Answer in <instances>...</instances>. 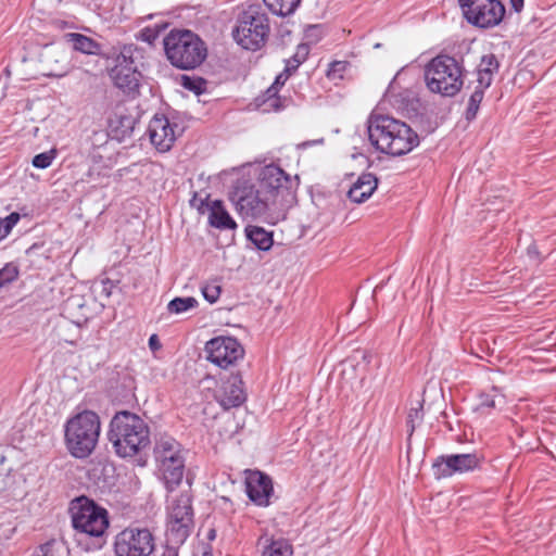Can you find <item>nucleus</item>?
<instances>
[{
    "mask_svg": "<svg viewBox=\"0 0 556 556\" xmlns=\"http://www.w3.org/2000/svg\"><path fill=\"white\" fill-rule=\"evenodd\" d=\"M168 541L181 545L189 538L193 528V508L191 496L180 494L168 505Z\"/></svg>",
    "mask_w": 556,
    "mask_h": 556,
    "instance_id": "1a4fd4ad",
    "label": "nucleus"
},
{
    "mask_svg": "<svg viewBox=\"0 0 556 556\" xmlns=\"http://www.w3.org/2000/svg\"><path fill=\"white\" fill-rule=\"evenodd\" d=\"M309 54V46L307 43H300L296 47L295 53L287 60L285 73L291 75L298 67L307 59Z\"/></svg>",
    "mask_w": 556,
    "mask_h": 556,
    "instance_id": "a878e982",
    "label": "nucleus"
},
{
    "mask_svg": "<svg viewBox=\"0 0 556 556\" xmlns=\"http://www.w3.org/2000/svg\"><path fill=\"white\" fill-rule=\"evenodd\" d=\"M378 179L371 173H363L352 185L348 192V197L352 202H365L377 189Z\"/></svg>",
    "mask_w": 556,
    "mask_h": 556,
    "instance_id": "6ab92c4d",
    "label": "nucleus"
},
{
    "mask_svg": "<svg viewBox=\"0 0 556 556\" xmlns=\"http://www.w3.org/2000/svg\"><path fill=\"white\" fill-rule=\"evenodd\" d=\"M222 287L216 282L206 283L202 288V294L204 299L210 303H215L220 295Z\"/></svg>",
    "mask_w": 556,
    "mask_h": 556,
    "instance_id": "c9c22d12",
    "label": "nucleus"
},
{
    "mask_svg": "<svg viewBox=\"0 0 556 556\" xmlns=\"http://www.w3.org/2000/svg\"><path fill=\"white\" fill-rule=\"evenodd\" d=\"M290 75L288 73H282L277 76L275 83L273 85H276L278 88L285 84V81L288 79Z\"/></svg>",
    "mask_w": 556,
    "mask_h": 556,
    "instance_id": "de8ad7c7",
    "label": "nucleus"
},
{
    "mask_svg": "<svg viewBox=\"0 0 556 556\" xmlns=\"http://www.w3.org/2000/svg\"><path fill=\"white\" fill-rule=\"evenodd\" d=\"M148 132L151 143L160 152L169 151L176 140L174 127L163 114H155L152 117Z\"/></svg>",
    "mask_w": 556,
    "mask_h": 556,
    "instance_id": "a211bd4d",
    "label": "nucleus"
},
{
    "mask_svg": "<svg viewBox=\"0 0 556 556\" xmlns=\"http://www.w3.org/2000/svg\"><path fill=\"white\" fill-rule=\"evenodd\" d=\"M63 546L61 543L55 540L49 541L42 545H40L33 556H60Z\"/></svg>",
    "mask_w": 556,
    "mask_h": 556,
    "instance_id": "7c9ffc66",
    "label": "nucleus"
},
{
    "mask_svg": "<svg viewBox=\"0 0 556 556\" xmlns=\"http://www.w3.org/2000/svg\"><path fill=\"white\" fill-rule=\"evenodd\" d=\"M278 87L276 85H271L265 92L264 102H269V106L275 109L276 111L280 109L279 99L277 98Z\"/></svg>",
    "mask_w": 556,
    "mask_h": 556,
    "instance_id": "ea45409f",
    "label": "nucleus"
},
{
    "mask_svg": "<svg viewBox=\"0 0 556 556\" xmlns=\"http://www.w3.org/2000/svg\"><path fill=\"white\" fill-rule=\"evenodd\" d=\"M210 225L218 228V229H236L237 224L229 215V213L224 208L222 201L215 200L211 202L210 205V215H208Z\"/></svg>",
    "mask_w": 556,
    "mask_h": 556,
    "instance_id": "5701e85b",
    "label": "nucleus"
},
{
    "mask_svg": "<svg viewBox=\"0 0 556 556\" xmlns=\"http://www.w3.org/2000/svg\"><path fill=\"white\" fill-rule=\"evenodd\" d=\"M154 548V536L147 528H125L114 541L116 556H150Z\"/></svg>",
    "mask_w": 556,
    "mask_h": 556,
    "instance_id": "f8f14e48",
    "label": "nucleus"
},
{
    "mask_svg": "<svg viewBox=\"0 0 556 556\" xmlns=\"http://www.w3.org/2000/svg\"><path fill=\"white\" fill-rule=\"evenodd\" d=\"M197 305L198 301L192 296L175 298L167 304V311L170 314H182L189 309L195 308Z\"/></svg>",
    "mask_w": 556,
    "mask_h": 556,
    "instance_id": "bb28decb",
    "label": "nucleus"
},
{
    "mask_svg": "<svg viewBox=\"0 0 556 556\" xmlns=\"http://www.w3.org/2000/svg\"><path fill=\"white\" fill-rule=\"evenodd\" d=\"M215 400L225 410L241 406L247 400L241 376L231 375L223 380L215 392Z\"/></svg>",
    "mask_w": 556,
    "mask_h": 556,
    "instance_id": "dca6fc26",
    "label": "nucleus"
},
{
    "mask_svg": "<svg viewBox=\"0 0 556 556\" xmlns=\"http://www.w3.org/2000/svg\"><path fill=\"white\" fill-rule=\"evenodd\" d=\"M230 200L242 217L261 218L270 208L269 198L248 181H238L230 193Z\"/></svg>",
    "mask_w": 556,
    "mask_h": 556,
    "instance_id": "9d476101",
    "label": "nucleus"
},
{
    "mask_svg": "<svg viewBox=\"0 0 556 556\" xmlns=\"http://www.w3.org/2000/svg\"><path fill=\"white\" fill-rule=\"evenodd\" d=\"M55 157V151L50 150L47 152L39 153L34 156L31 164L36 168L45 169L49 167Z\"/></svg>",
    "mask_w": 556,
    "mask_h": 556,
    "instance_id": "473e14b6",
    "label": "nucleus"
},
{
    "mask_svg": "<svg viewBox=\"0 0 556 556\" xmlns=\"http://www.w3.org/2000/svg\"><path fill=\"white\" fill-rule=\"evenodd\" d=\"M264 3L274 14L288 16L294 13L301 0H264Z\"/></svg>",
    "mask_w": 556,
    "mask_h": 556,
    "instance_id": "393cba45",
    "label": "nucleus"
},
{
    "mask_svg": "<svg viewBox=\"0 0 556 556\" xmlns=\"http://www.w3.org/2000/svg\"><path fill=\"white\" fill-rule=\"evenodd\" d=\"M201 556H213L212 546L210 544H202Z\"/></svg>",
    "mask_w": 556,
    "mask_h": 556,
    "instance_id": "8fccbe9b",
    "label": "nucleus"
},
{
    "mask_svg": "<svg viewBox=\"0 0 556 556\" xmlns=\"http://www.w3.org/2000/svg\"><path fill=\"white\" fill-rule=\"evenodd\" d=\"M247 494L249 498L257 506L266 507L270 504L274 495L271 479L258 471H250L245 479Z\"/></svg>",
    "mask_w": 556,
    "mask_h": 556,
    "instance_id": "f3484780",
    "label": "nucleus"
},
{
    "mask_svg": "<svg viewBox=\"0 0 556 556\" xmlns=\"http://www.w3.org/2000/svg\"><path fill=\"white\" fill-rule=\"evenodd\" d=\"M100 430V418L92 410H84L68 419L65 443L70 454L76 458L88 457L97 446Z\"/></svg>",
    "mask_w": 556,
    "mask_h": 556,
    "instance_id": "20e7f679",
    "label": "nucleus"
},
{
    "mask_svg": "<svg viewBox=\"0 0 556 556\" xmlns=\"http://www.w3.org/2000/svg\"><path fill=\"white\" fill-rule=\"evenodd\" d=\"M205 538L208 542H212L216 539V530L214 528H208Z\"/></svg>",
    "mask_w": 556,
    "mask_h": 556,
    "instance_id": "09e8293b",
    "label": "nucleus"
},
{
    "mask_svg": "<svg viewBox=\"0 0 556 556\" xmlns=\"http://www.w3.org/2000/svg\"><path fill=\"white\" fill-rule=\"evenodd\" d=\"M458 3L467 22L480 28L498 25L505 15V7L498 0H458Z\"/></svg>",
    "mask_w": 556,
    "mask_h": 556,
    "instance_id": "9b49d317",
    "label": "nucleus"
},
{
    "mask_svg": "<svg viewBox=\"0 0 556 556\" xmlns=\"http://www.w3.org/2000/svg\"><path fill=\"white\" fill-rule=\"evenodd\" d=\"M109 441L122 458H132L150 447V429L138 415L128 410L117 412L110 422Z\"/></svg>",
    "mask_w": 556,
    "mask_h": 556,
    "instance_id": "f03ea898",
    "label": "nucleus"
},
{
    "mask_svg": "<svg viewBox=\"0 0 556 556\" xmlns=\"http://www.w3.org/2000/svg\"><path fill=\"white\" fill-rule=\"evenodd\" d=\"M161 30L157 27H146L140 33V39L149 45H153L160 37Z\"/></svg>",
    "mask_w": 556,
    "mask_h": 556,
    "instance_id": "4c0bfd02",
    "label": "nucleus"
},
{
    "mask_svg": "<svg viewBox=\"0 0 556 556\" xmlns=\"http://www.w3.org/2000/svg\"><path fill=\"white\" fill-rule=\"evenodd\" d=\"M502 404H504V396L496 389H493L491 393H482L480 395L478 409L495 408Z\"/></svg>",
    "mask_w": 556,
    "mask_h": 556,
    "instance_id": "cd10ccee",
    "label": "nucleus"
},
{
    "mask_svg": "<svg viewBox=\"0 0 556 556\" xmlns=\"http://www.w3.org/2000/svg\"><path fill=\"white\" fill-rule=\"evenodd\" d=\"M483 456L477 452L439 456L432 464L435 478H448L475 471L481 467Z\"/></svg>",
    "mask_w": 556,
    "mask_h": 556,
    "instance_id": "ddd939ff",
    "label": "nucleus"
},
{
    "mask_svg": "<svg viewBox=\"0 0 556 556\" xmlns=\"http://www.w3.org/2000/svg\"><path fill=\"white\" fill-rule=\"evenodd\" d=\"M498 67L500 64L496 56L490 53L481 58L480 64L478 66V72L494 75V73L498 71Z\"/></svg>",
    "mask_w": 556,
    "mask_h": 556,
    "instance_id": "2f4dec72",
    "label": "nucleus"
},
{
    "mask_svg": "<svg viewBox=\"0 0 556 556\" xmlns=\"http://www.w3.org/2000/svg\"><path fill=\"white\" fill-rule=\"evenodd\" d=\"M207 359L220 368H228L243 359L244 349L232 337H216L205 344Z\"/></svg>",
    "mask_w": 556,
    "mask_h": 556,
    "instance_id": "4468645a",
    "label": "nucleus"
},
{
    "mask_svg": "<svg viewBox=\"0 0 556 556\" xmlns=\"http://www.w3.org/2000/svg\"><path fill=\"white\" fill-rule=\"evenodd\" d=\"M160 556H178V546H166Z\"/></svg>",
    "mask_w": 556,
    "mask_h": 556,
    "instance_id": "a18cd8bd",
    "label": "nucleus"
},
{
    "mask_svg": "<svg viewBox=\"0 0 556 556\" xmlns=\"http://www.w3.org/2000/svg\"><path fill=\"white\" fill-rule=\"evenodd\" d=\"M154 458L159 478L168 492L174 491L182 481L185 457L180 444L173 438H161L154 446Z\"/></svg>",
    "mask_w": 556,
    "mask_h": 556,
    "instance_id": "0eeeda50",
    "label": "nucleus"
},
{
    "mask_svg": "<svg viewBox=\"0 0 556 556\" xmlns=\"http://www.w3.org/2000/svg\"><path fill=\"white\" fill-rule=\"evenodd\" d=\"M258 544L263 547L262 556H291L293 553L292 545L283 538L274 539L263 535Z\"/></svg>",
    "mask_w": 556,
    "mask_h": 556,
    "instance_id": "4be33fe9",
    "label": "nucleus"
},
{
    "mask_svg": "<svg viewBox=\"0 0 556 556\" xmlns=\"http://www.w3.org/2000/svg\"><path fill=\"white\" fill-rule=\"evenodd\" d=\"M169 63L179 70L199 67L207 56V47L199 35L189 29H172L163 39Z\"/></svg>",
    "mask_w": 556,
    "mask_h": 556,
    "instance_id": "7ed1b4c3",
    "label": "nucleus"
},
{
    "mask_svg": "<svg viewBox=\"0 0 556 556\" xmlns=\"http://www.w3.org/2000/svg\"><path fill=\"white\" fill-rule=\"evenodd\" d=\"M114 85L125 92H131L139 86L138 72L136 68H122L114 66L110 72Z\"/></svg>",
    "mask_w": 556,
    "mask_h": 556,
    "instance_id": "aec40b11",
    "label": "nucleus"
},
{
    "mask_svg": "<svg viewBox=\"0 0 556 556\" xmlns=\"http://www.w3.org/2000/svg\"><path fill=\"white\" fill-rule=\"evenodd\" d=\"M20 220V214L18 213H11L4 220V225L1 226V239L7 237L13 226Z\"/></svg>",
    "mask_w": 556,
    "mask_h": 556,
    "instance_id": "a19ab883",
    "label": "nucleus"
},
{
    "mask_svg": "<svg viewBox=\"0 0 556 556\" xmlns=\"http://www.w3.org/2000/svg\"><path fill=\"white\" fill-rule=\"evenodd\" d=\"M345 62L336 61L329 65L327 70V77L330 79L342 78V74L345 71Z\"/></svg>",
    "mask_w": 556,
    "mask_h": 556,
    "instance_id": "58836bf2",
    "label": "nucleus"
},
{
    "mask_svg": "<svg viewBox=\"0 0 556 556\" xmlns=\"http://www.w3.org/2000/svg\"><path fill=\"white\" fill-rule=\"evenodd\" d=\"M492 80H493V75L488 74V73L478 72V78H477L478 85H477L476 89L484 92L485 89H488L491 86Z\"/></svg>",
    "mask_w": 556,
    "mask_h": 556,
    "instance_id": "79ce46f5",
    "label": "nucleus"
},
{
    "mask_svg": "<svg viewBox=\"0 0 556 556\" xmlns=\"http://www.w3.org/2000/svg\"><path fill=\"white\" fill-rule=\"evenodd\" d=\"M367 131L376 150L391 156L405 155L419 144V137L410 126L389 115H370Z\"/></svg>",
    "mask_w": 556,
    "mask_h": 556,
    "instance_id": "f257e3e1",
    "label": "nucleus"
},
{
    "mask_svg": "<svg viewBox=\"0 0 556 556\" xmlns=\"http://www.w3.org/2000/svg\"><path fill=\"white\" fill-rule=\"evenodd\" d=\"M320 30V27L317 26V25H314V26H309L307 31H306V37L309 38L312 36L313 33H317Z\"/></svg>",
    "mask_w": 556,
    "mask_h": 556,
    "instance_id": "3c124183",
    "label": "nucleus"
},
{
    "mask_svg": "<svg viewBox=\"0 0 556 556\" xmlns=\"http://www.w3.org/2000/svg\"><path fill=\"white\" fill-rule=\"evenodd\" d=\"M387 97L391 98L392 97V90H391V87L388 89L387 93H386Z\"/></svg>",
    "mask_w": 556,
    "mask_h": 556,
    "instance_id": "603ef678",
    "label": "nucleus"
},
{
    "mask_svg": "<svg viewBox=\"0 0 556 556\" xmlns=\"http://www.w3.org/2000/svg\"><path fill=\"white\" fill-rule=\"evenodd\" d=\"M269 34L268 17L256 7H250L238 18L233 30L237 42L247 50H257L264 46Z\"/></svg>",
    "mask_w": 556,
    "mask_h": 556,
    "instance_id": "6e6552de",
    "label": "nucleus"
},
{
    "mask_svg": "<svg viewBox=\"0 0 556 556\" xmlns=\"http://www.w3.org/2000/svg\"><path fill=\"white\" fill-rule=\"evenodd\" d=\"M64 40L72 45V48L80 53L88 55H98L101 53V45L92 38L79 33H67Z\"/></svg>",
    "mask_w": 556,
    "mask_h": 556,
    "instance_id": "412c9836",
    "label": "nucleus"
},
{
    "mask_svg": "<svg viewBox=\"0 0 556 556\" xmlns=\"http://www.w3.org/2000/svg\"><path fill=\"white\" fill-rule=\"evenodd\" d=\"M248 239L262 251H268L273 247V233L258 226L245 228Z\"/></svg>",
    "mask_w": 556,
    "mask_h": 556,
    "instance_id": "b1692460",
    "label": "nucleus"
},
{
    "mask_svg": "<svg viewBox=\"0 0 556 556\" xmlns=\"http://www.w3.org/2000/svg\"><path fill=\"white\" fill-rule=\"evenodd\" d=\"M70 513L76 533L94 539L96 547H101V541L110 526L108 510L94 501L79 496L72 501Z\"/></svg>",
    "mask_w": 556,
    "mask_h": 556,
    "instance_id": "39448f33",
    "label": "nucleus"
},
{
    "mask_svg": "<svg viewBox=\"0 0 556 556\" xmlns=\"http://www.w3.org/2000/svg\"><path fill=\"white\" fill-rule=\"evenodd\" d=\"M425 79L430 91L453 97L463 87V67L455 58L440 54L426 66Z\"/></svg>",
    "mask_w": 556,
    "mask_h": 556,
    "instance_id": "423d86ee",
    "label": "nucleus"
},
{
    "mask_svg": "<svg viewBox=\"0 0 556 556\" xmlns=\"http://www.w3.org/2000/svg\"><path fill=\"white\" fill-rule=\"evenodd\" d=\"M180 85L195 94H201L206 89V80L201 77H192L188 75H181Z\"/></svg>",
    "mask_w": 556,
    "mask_h": 556,
    "instance_id": "c85d7f7f",
    "label": "nucleus"
},
{
    "mask_svg": "<svg viewBox=\"0 0 556 556\" xmlns=\"http://www.w3.org/2000/svg\"><path fill=\"white\" fill-rule=\"evenodd\" d=\"M260 181L265 194L280 195L282 200L289 202L293 199V190L298 186V176L292 178L279 166L270 164L262 169Z\"/></svg>",
    "mask_w": 556,
    "mask_h": 556,
    "instance_id": "2eb2a0df",
    "label": "nucleus"
},
{
    "mask_svg": "<svg viewBox=\"0 0 556 556\" xmlns=\"http://www.w3.org/2000/svg\"><path fill=\"white\" fill-rule=\"evenodd\" d=\"M149 346L152 351H156L161 348V343L156 334H152L149 338Z\"/></svg>",
    "mask_w": 556,
    "mask_h": 556,
    "instance_id": "c03bdc74",
    "label": "nucleus"
},
{
    "mask_svg": "<svg viewBox=\"0 0 556 556\" xmlns=\"http://www.w3.org/2000/svg\"><path fill=\"white\" fill-rule=\"evenodd\" d=\"M424 418V406L422 403H418L417 407H412L407 416V425L410 429V434L416 428V424H419Z\"/></svg>",
    "mask_w": 556,
    "mask_h": 556,
    "instance_id": "e433bc0d",
    "label": "nucleus"
},
{
    "mask_svg": "<svg viewBox=\"0 0 556 556\" xmlns=\"http://www.w3.org/2000/svg\"><path fill=\"white\" fill-rule=\"evenodd\" d=\"M115 66H119L124 68H136L134 59H132V50L131 48H124L121 53L116 56Z\"/></svg>",
    "mask_w": 556,
    "mask_h": 556,
    "instance_id": "72a5a7b5",
    "label": "nucleus"
},
{
    "mask_svg": "<svg viewBox=\"0 0 556 556\" xmlns=\"http://www.w3.org/2000/svg\"><path fill=\"white\" fill-rule=\"evenodd\" d=\"M523 1L525 0H509L511 8L515 12L519 13L523 9Z\"/></svg>",
    "mask_w": 556,
    "mask_h": 556,
    "instance_id": "49530a36",
    "label": "nucleus"
},
{
    "mask_svg": "<svg viewBox=\"0 0 556 556\" xmlns=\"http://www.w3.org/2000/svg\"><path fill=\"white\" fill-rule=\"evenodd\" d=\"M208 198H200L195 193L193 198L190 200V205L193 207H197L199 211H202L204 206H207L210 208L211 203H207Z\"/></svg>",
    "mask_w": 556,
    "mask_h": 556,
    "instance_id": "37998d69",
    "label": "nucleus"
},
{
    "mask_svg": "<svg viewBox=\"0 0 556 556\" xmlns=\"http://www.w3.org/2000/svg\"><path fill=\"white\" fill-rule=\"evenodd\" d=\"M18 276V269L13 264H7L3 268L0 269V287H3L13 280H15Z\"/></svg>",
    "mask_w": 556,
    "mask_h": 556,
    "instance_id": "f704fd0d",
    "label": "nucleus"
},
{
    "mask_svg": "<svg viewBox=\"0 0 556 556\" xmlns=\"http://www.w3.org/2000/svg\"><path fill=\"white\" fill-rule=\"evenodd\" d=\"M484 97V92L481 90L475 89L472 94L469 98L468 106L466 110V118L468 121H472L476 118L477 113L479 111L480 103L482 102Z\"/></svg>",
    "mask_w": 556,
    "mask_h": 556,
    "instance_id": "c756f323",
    "label": "nucleus"
}]
</instances>
